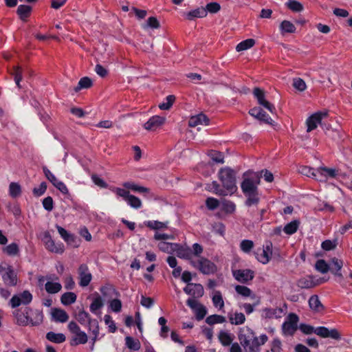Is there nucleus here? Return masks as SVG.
Segmentation results:
<instances>
[{"label": "nucleus", "instance_id": "58", "mask_svg": "<svg viewBox=\"0 0 352 352\" xmlns=\"http://www.w3.org/2000/svg\"><path fill=\"white\" fill-rule=\"evenodd\" d=\"M212 302L215 307H219L221 309L224 307V301L221 293L219 291H217L212 297Z\"/></svg>", "mask_w": 352, "mask_h": 352}, {"label": "nucleus", "instance_id": "52", "mask_svg": "<svg viewBox=\"0 0 352 352\" xmlns=\"http://www.w3.org/2000/svg\"><path fill=\"white\" fill-rule=\"evenodd\" d=\"M189 285L193 287L192 296L194 299L195 298H201L204 296V289L202 285L199 283H189Z\"/></svg>", "mask_w": 352, "mask_h": 352}, {"label": "nucleus", "instance_id": "29", "mask_svg": "<svg viewBox=\"0 0 352 352\" xmlns=\"http://www.w3.org/2000/svg\"><path fill=\"white\" fill-rule=\"evenodd\" d=\"M186 19L190 21H192L195 18H204L206 16V9L204 7H201L193 10H190L186 13Z\"/></svg>", "mask_w": 352, "mask_h": 352}, {"label": "nucleus", "instance_id": "50", "mask_svg": "<svg viewBox=\"0 0 352 352\" xmlns=\"http://www.w3.org/2000/svg\"><path fill=\"white\" fill-rule=\"evenodd\" d=\"M175 243H168L166 241H160L157 247L159 250L163 252H166L168 254H173L174 253V248L173 245Z\"/></svg>", "mask_w": 352, "mask_h": 352}, {"label": "nucleus", "instance_id": "37", "mask_svg": "<svg viewBox=\"0 0 352 352\" xmlns=\"http://www.w3.org/2000/svg\"><path fill=\"white\" fill-rule=\"evenodd\" d=\"M45 289L48 294H56L62 289V285L59 283L47 281L45 285Z\"/></svg>", "mask_w": 352, "mask_h": 352}, {"label": "nucleus", "instance_id": "25", "mask_svg": "<svg viewBox=\"0 0 352 352\" xmlns=\"http://www.w3.org/2000/svg\"><path fill=\"white\" fill-rule=\"evenodd\" d=\"M332 267L330 268L331 272L336 276L342 277L341 269L343 266V261L336 257L331 259Z\"/></svg>", "mask_w": 352, "mask_h": 352}, {"label": "nucleus", "instance_id": "27", "mask_svg": "<svg viewBox=\"0 0 352 352\" xmlns=\"http://www.w3.org/2000/svg\"><path fill=\"white\" fill-rule=\"evenodd\" d=\"M32 8L28 5H20L18 6L16 13L21 20L25 21L30 16Z\"/></svg>", "mask_w": 352, "mask_h": 352}, {"label": "nucleus", "instance_id": "23", "mask_svg": "<svg viewBox=\"0 0 352 352\" xmlns=\"http://www.w3.org/2000/svg\"><path fill=\"white\" fill-rule=\"evenodd\" d=\"M122 186L127 190H131L140 194L148 193L150 192V189L148 188L138 186V184L131 182H126L123 183Z\"/></svg>", "mask_w": 352, "mask_h": 352}, {"label": "nucleus", "instance_id": "47", "mask_svg": "<svg viewBox=\"0 0 352 352\" xmlns=\"http://www.w3.org/2000/svg\"><path fill=\"white\" fill-rule=\"evenodd\" d=\"M21 194V186L16 182H11L9 186V195L12 198H16Z\"/></svg>", "mask_w": 352, "mask_h": 352}, {"label": "nucleus", "instance_id": "48", "mask_svg": "<svg viewBox=\"0 0 352 352\" xmlns=\"http://www.w3.org/2000/svg\"><path fill=\"white\" fill-rule=\"evenodd\" d=\"M126 346L133 351H138L140 349L141 344L138 340H135L131 336H126L125 338Z\"/></svg>", "mask_w": 352, "mask_h": 352}, {"label": "nucleus", "instance_id": "49", "mask_svg": "<svg viewBox=\"0 0 352 352\" xmlns=\"http://www.w3.org/2000/svg\"><path fill=\"white\" fill-rule=\"evenodd\" d=\"M286 5L293 12H300L304 10L303 5L296 0H288Z\"/></svg>", "mask_w": 352, "mask_h": 352}, {"label": "nucleus", "instance_id": "16", "mask_svg": "<svg viewBox=\"0 0 352 352\" xmlns=\"http://www.w3.org/2000/svg\"><path fill=\"white\" fill-rule=\"evenodd\" d=\"M4 283L10 287H14L17 284V275L12 265H7V272L2 274Z\"/></svg>", "mask_w": 352, "mask_h": 352}, {"label": "nucleus", "instance_id": "60", "mask_svg": "<svg viewBox=\"0 0 352 352\" xmlns=\"http://www.w3.org/2000/svg\"><path fill=\"white\" fill-rule=\"evenodd\" d=\"M208 156L214 162L220 164L224 163V156L221 152L212 150L209 152Z\"/></svg>", "mask_w": 352, "mask_h": 352}, {"label": "nucleus", "instance_id": "15", "mask_svg": "<svg viewBox=\"0 0 352 352\" xmlns=\"http://www.w3.org/2000/svg\"><path fill=\"white\" fill-rule=\"evenodd\" d=\"M233 276L239 282L246 283L254 278V272L250 269L236 270L233 271Z\"/></svg>", "mask_w": 352, "mask_h": 352}, {"label": "nucleus", "instance_id": "36", "mask_svg": "<svg viewBox=\"0 0 352 352\" xmlns=\"http://www.w3.org/2000/svg\"><path fill=\"white\" fill-rule=\"evenodd\" d=\"M271 256L270 254L261 248L258 249L255 252L256 258L263 264H267L270 261Z\"/></svg>", "mask_w": 352, "mask_h": 352}, {"label": "nucleus", "instance_id": "3", "mask_svg": "<svg viewBox=\"0 0 352 352\" xmlns=\"http://www.w3.org/2000/svg\"><path fill=\"white\" fill-rule=\"evenodd\" d=\"M299 329L305 335L315 333L322 338H331L339 341L342 339L340 333L336 329H329L324 326L314 327L305 323L300 324Z\"/></svg>", "mask_w": 352, "mask_h": 352}, {"label": "nucleus", "instance_id": "62", "mask_svg": "<svg viewBox=\"0 0 352 352\" xmlns=\"http://www.w3.org/2000/svg\"><path fill=\"white\" fill-rule=\"evenodd\" d=\"M56 229L65 241L70 242L71 241L74 240V236L68 233V232L65 228L60 226H56Z\"/></svg>", "mask_w": 352, "mask_h": 352}, {"label": "nucleus", "instance_id": "51", "mask_svg": "<svg viewBox=\"0 0 352 352\" xmlns=\"http://www.w3.org/2000/svg\"><path fill=\"white\" fill-rule=\"evenodd\" d=\"M175 100V96L173 95H168L165 98V101L159 104V108L161 110H168L173 106Z\"/></svg>", "mask_w": 352, "mask_h": 352}, {"label": "nucleus", "instance_id": "11", "mask_svg": "<svg viewBox=\"0 0 352 352\" xmlns=\"http://www.w3.org/2000/svg\"><path fill=\"white\" fill-rule=\"evenodd\" d=\"M79 285L85 287L89 285L92 280V274L89 272L87 264H80L78 268Z\"/></svg>", "mask_w": 352, "mask_h": 352}, {"label": "nucleus", "instance_id": "44", "mask_svg": "<svg viewBox=\"0 0 352 352\" xmlns=\"http://www.w3.org/2000/svg\"><path fill=\"white\" fill-rule=\"evenodd\" d=\"M300 172L307 177H312L313 178L318 180V173H319V168L315 169L309 166H302L300 167Z\"/></svg>", "mask_w": 352, "mask_h": 352}, {"label": "nucleus", "instance_id": "46", "mask_svg": "<svg viewBox=\"0 0 352 352\" xmlns=\"http://www.w3.org/2000/svg\"><path fill=\"white\" fill-rule=\"evenodd\" d=\"M226 322V318L223 316L218 314H213L209 316L206 319V322L209 325H213L215 324H221Z\"/></svg>", "mask_w": 352, "mask_h": 352}, {"label": "nucleus", "instance_id": "5", "mask_svg": "<svg viewBox=\"0 0 352 352\" xmlns=\"http://www.w3.org/2000/svg\"><path fill=\"white\" fill-rule=\"evenodd\" d=\"M190 265L203 274H213L217 270L216 265L205 257H199L197 260H191Z\"/></svg>", "mask_w": 352, "mask_h": 352}, {"label": "nucleus", "instance_id": "28", "mask_svg": "<svg viewBox=\"0 0 352 352\" xmlns=\"http://www.w3.org/2000/svg\"><path fill=\"white\" fill-rule=\"evenodd\" d=\"M46 339L50 342L55 344H60L65 341L66 337L62 333H54L53 331H49L46 333Z\"/></svg>", "mask_w": 352, "mask_h": 352}, {"label": "nucleus", "instance_id": "4", "mask_svg": "<svg viewBox=\"0 0 352 352\" xmlns=\"http://www.w3.org/2000/svg\"><path fill=\"white\" fill-rule=\"evenodd\" d=\"M218 177L223 188L228 192L232 194L237 190L236 185V173L230 167L221 168L218 172Z\"/></svg>", "mask_w": 352, "mask_h": 352}, {"label": "nucleus", "instance_id": "26", "mask_svg": "<svg viewBox=\"0 0 352 352\" xmlns=\"http://www.w3.org/2000/svg\"><path fill=\"white\" fill-rule=\"evenodd\" d=\"M52 316L56 322H65L69 319V316L67 312L65 310L58 308L53 309Z\"/></svg>", "mask_w": 352, "mask_h": 352}, {"label": "nucleus", "instance_id": "9", "mask_svg": "<svg viewBox=\"0 0 352 352\" xmlns=\"http://www.w3.org/2000/svg\"><path fill=\"white\" fill-rule=\"evenodd\" d=\"M32 294L29 291L25 290L14 295L10 300V305L12 308H16L21 305H28L32 302Z\"/></svg>", "mask_w": 352, "mask_h": 352}, {"label": "nucleus", "instance_id": "34", "mask_svg": "<svg viewBox=\"0 0 352 352\" xmlns=\"http://www.w3.org/2000/svg\"><path fill=\"white\" fill-rule=\"evenodd\" d=\"M100 291L104 297H108L112 295H115L118 297L120 295V292L113 285H110L102 286Z\"/></svg>", "mask_w": 352, "mask_h": 352}, {"label": "nucleus", "instance_id": "56", "mask_svg": "<svg viewBox=\"0 0 352 352\" xmlns=\"http://www.w3.org/2000/svg\"><path fill=\"white\" fill-rule=\"evenodd\" d=\"M298 287L302 289H309L314 286V283L309 278L303 277L300 278L296 283Z\"/></svg>", "mask_w": 352, "mask_h": 352}, {"label": "nucleus", "instance_id": "35", "mask_svg": "<svg viewBox=\"0 0 352 352\" xmlns=\"http://www.w3.org/2000/svg\"><path fill=\"white\" fill-rule=\"evenodd\" d=\"M295 25L287 20H284L280 24V31L282 34L285 33H294L296 32Z\"/></svg>", "mask_w": 352, "mask_h": 352}, {"label": "nucleus", "instance_id": "6", "mask_svg": "<svg viewBox=\"0 0 352 352\" xmlns=\"http://www.w3.org/2000/svg\"><path fill=\"white\" fill-rule=\"evenodd\" d=\"M112 191L116 193V195L122 197L131 208L135 209L142 208V201L138 197L131 195L129 190L121 188H113Z\"/></svg>", "mask_w": 352, "mask_h": 352}, {"label": "nucleus", "instance_id": "40", "mask_svg": "<svg viewBox=\"0 0 352 352\" xmlns=\"http://www.w3.org/2000/svg\"><path fill=\"white\" fill-rule=\"evenodd\" d=\"M97 296L94 298L90 305L89 309L93 314H96L97 311L104 306V302L102 298L96 294Z\"/></svg>", "mask_w": 352, "mask_h": 352}, {"label": "nucleus", "instance_id": "32", "mask_svg": "<svg viewBox=\"0 0 352 352\" xmlns=\"http://www.w3.org/2000/svg\"><path fill=\"white\" fill-rule=\"evenodd\" d=\"M76 294L74 292H67L64 293L60 298V302L65 306L74 303L76 300Z\"/></svg>", "mask_w": 352, "mask_h": 352}, {"label": "nucleus", "instance_id": "10", "mask_svg": "<svg viewBox=\"0 0 352 352\" xmlns=\"http://www.w3.org/2000/svg\"><path fill=\"white\" fill-rule=\"evenodd\" d=\"M32 311V309L30 307H25L14 310L12 314L16 320V324L22 327L29 325L30 313Z\"/></svg>", "mask_w": 352, "mask_h": 352}, {"label": "nucleus", "instance_id": "64", "mask_svg": "<svg viewBox=\"0 0 352 352\" xmlns=\"http://www.w3.org/2000/svg\"><path fill=\"white\" fill-rule=\"evenodd\" d=\"M253 248L254 243L251 240L244 239L240 243V248L245 253H249Z\"/></svg>", "mask_w": 352, "mask_h": 352}, {"label": "nucleus", "instance_id": "8", "mask_svg": "<svg viewBox=\"0 0 352 352\" xmlns=\"http://www.w3.org/2000/svg\"><path fill=\"white\" fill-rule=\"evenodd\" d=\"M42 241L44 242L45 248L51 252L61 254L65 251L64 244L60 241L55 243L48 231L43 233Z\"/></svg>", "mask_w": 352, "mask_h": 352}, {"label": "nucleus", "instance_id": "38", "mask_svg": "<svg viewBox=\"0 0 352 352\" xmlns=\"http://www.w3.org/2000/svg\"><path fill=\"white\" fill-rule=\"evenodd\" d=\"M299 225L300 221L298 220H294L285 226L283 231L287 234L292 235L297 232Z\"/></svg>", "mask_w": 352, "mask_h": 352}, {"label": "nucleus", "instance_id": "19", "mask_svg": "<svg viewBox=\"0 0 352 352\" xmlns=\"http://www.w3.org/2000/svg\"><path fill=\"white\" fill-rule=\"evenodd\" d=\"M250 116L265 123L270 124L272 121L271 117L261 107H256L249 111Z\"/></svg>", "mask_w": 352, "mask_h": 352}, {"label": "nucleus", "instance_id": "30", "mask_svg": "<svg viewBox=\"0 0 352 352\" xmlns=\"http://www.w3.org/2000/svg\"><path fill=\"white\" fill-rule=\"evenodd\" d=\"M229 321L232 324H242L245 321V316L241 312H235L234 314H228Z\"/></svg>", "mask_w": 352, "mask_h": 352}, {"label": "nucleus", "instance_id": "7", "mask_svg": "<svg viewBox=\"0 0 352 352\" xmlns=\"http://www.w3.org/2000/svg\"><path fill=\"white\" fill-rule=\"evenodd\" d=\"M299 317L294 313H290L287 316L285 322L282 324V331L284 336H292L298 329V322Z\"/></svg>", "mask_w": 352, "mask_h": 352}, {"label": "nucleus", "instance_id": "53", "mask_svg": "<svg viewBox=\"0 0 352 352\" xmlns=\"http://www.w3.org/2000/svg\"><path fill=\"white\" fill-rule=\"evenodd\" d=\"M315 268L318 272L322 274H326L330 270L329 265L323 259H319L316 261Z\"/></svg>", "mask_w": 352, "mask_h": 352}, {"label": "nucleus", "instance_id": "31", "mask_svg": "<svg viewBox=\"0 0 352 352\" xmlns=\"http://www.w3.org/2000/svg\"><path fill=\"white\" fill-rule=\"evenodd\" d=\"M93 85L91 79L87 76L82 77L80 79L76 87L74 88L75 92H78L81 89H89Z\"/></svg>", "mask_w": 352, "mask_h": 352}, {"label": "nucleus", "instance_id": "39", "mask_svg": "<svg viewBox=\"0 0 352 352\" xmlns=\"http://www.w3.org/2000/svg\"><path fill=\"white\" fill-rule=\"evenodd\" d=\"M218 338L221 344L224 346H230L233 340L230 333L223 331L219 332Z\"/></svg>", "mask_w": 352, "mask_h": 352}, {"label": "nucleus", "instance_id": "54", "mask_svg": "<svg viewBox=\"0 0 352 352\" xmlns=\"http://www.w3.org/2000/svg\"><path fill=\"white\" fill-rule=\"evenodd\" d=\"M144 225L152 229V230H160L162 228H166L167 225L166 223L158 221H146Z\"/></svg>", "mask_w": 352, "mask_h": 352}, {"label": "nucleus", "instance_id": "57", "mask_svg": "<svg viewBox=\"0 0 352 352\" xmlns=\"http://www.w3.org/2000/svg\"><path fill=\"white\" fill-rule=\"evenodd\" d=\"M208 188L210 191H212L214 193L218 195L225 196L227 195L225 190L221 188L220 185L217 182H212L208 186Z\"/></svg>", "mask_w": 352, "mask_h": 352}, {"label": "nucleus", "instance_id": "13", "mask_svg": "<svg viewBox=\"0 0 352 352\" xmlns=\"http://www.w3.org/2000/svg\"><path fill=\"white\" fill-rule=\"evenodd\" d=\"M253 94L261 106L265 107L272 113H274L276 111V108L272 104L265 100V92L263 89L259 87H255L253 90Z\"/></svg>", "mask_w": 352, "mask_h": 352}, {"label": "nucleus", "instance_id": "24", "mask_svg": "<svg viewBox=\"0 0 352 352\" xmlns=\"http://www.w3.org/2000/svg\"><path fill=\"white\" fill-rule=\"evenodd\" d=\"M30 324L31 326H38L40 325L43 320V311L39 309L33 310L30 313Z\"/></svg>", "mask_w": 352, "mask_h": 352}, {"label": "nucleus", "instance_id": "17", "mask_svg": "<svg viewBox=\"0 0 352 352\" xmlns=\"http://www.w3.org/2000/svg\"><path fill=\"white\" fill-rule=\"evenodd\" d=\"M323 116L324 114L318 111L312 114L307 119L306 124L307 126V131L308 133L318 127V125L320 124L322 121Z\"/></svg>", "mask_w": 352, "mask_h": 352}, {"label": "nucleus", "instance_id": "18", "mask_svg": "<svg viewBox=\"0 0 352 352\" xmlns=\"http://www.w3.org/2000/svg\"><path fill=\"white\" fill-rule=\"evenodd\" d=\"M166 118L160 116H153L144 124V128L148 131H155L163 124Z\"/></svg>", "mask_w": 352, "mask_h": 352}, {"label": "nucleus", "instance_id": "14", "mask_svg": "<svg viewBox=\"0 0 352 352\" xmlns=\"http://www.w3.org/2000/svg\"><path fill=\"white\" fill-rule=\"evenodd\" d=\"M173 248L174 253L176 254L177 257L188 260L190 262L191 261V260H194L192 258V249L189 246L183 245L180 243H175V245H173Z\"/></svg>", "mask_w": 352, "mask_h": 352}, {"label": "nucleus", "instance_id": "41", "mask_svg": "<svg viewBox=\"0 0 352 352\" xmlns=\"http://www.w3.org/2000/svg\"><path fill=\"white\" fill-rule=\"evenodd\" d=\"M76 318L82 325H88L93 320L91 318L90 315L84 310L80 311L76 315Z\"/></svg>", "mask_w": 352, "mask_h": 352}, {"label": "nucleus", "instance_id": "59", "mask_svg": "<svg viewBox=\"0 0 352 352\" xmlns=\"http://www.w3.org/2000/svg\"><path fill=\"white\" fill-rule=\"evenodd\" d=\"M236 206L234 202L228 200H224L221 204V210L226 213L231 214L234 212Z\"/></svg>", "mask_w": 352, "mask_h": 352}, {"label": "nucleus", "instance_id": "55", "mask_svg": "<svg viewBox=\"0 0 352 352\" xmlns=\"http://www.w3.org/2000/svg\"><path fill=\"white\" fill-rule=\"evenodd\" d=\"M12 74L14 76L15 83L18 88L21 89V81L22 80V68L19 66L13 67V72Z\"/></svg>", "mask_w": 352, "mask_h": 352}, {"label": "nucleus", "instance_id": "20", "mask_svg": "<svg viewBox=\"0 0 352 352\" xmlns=\"http://www.w3.org/2000/svg\"><path fill=\"white\" fill-rule=\"evenodd\" d=\"M338 171L335 168H327L325 166L319 167L318 173V181L325 182L328 178H336Z\"/></svg>", "mask_w": 352, "mask_h": 352}, {"label": "nucleus", "instance_id": "45", "mask_svg": "<svg viewBox=\"0 0 352 352\" xmlns=\"http://www.w3.org/2000/svg\"><path fill=\"white\" fill-rule=\"evenodd\" d=\"M19 251V247L16 243H12L3 248V252L10 256H17Z\"/></svg>", "mask_w": 352, "mask_h": 352}, {"label": "nucleus", "instance_id": "1", "mask_svg": "<svg viewBox=\"0 0 352 352\" xmlns=\"http://www.w3.org/2000/svg\"><path fill=\"white\" fill-rule=\"evenodd\" d=\"M238 338L245 352H259L260 346L268 340L265 334H262L259 338L254 336V331L250 329L247 330L246 333L240 332Z\"/></svg>", "mask_w": 352, "mask_h": 352}, {"label": "nucleus", "instance_id": "22", "mask_svg": "<svg viewBox=\"0 0 352 352\" xmlns=\"http://www.w3.org/2000/svg\"><path fill=\"white\" fill-rule=\"evenodd\" d=\"M283 309L281 308H264L262 310L261 317L265 319L281 318Z\"/></svg>", "mask_w": 352, "mask_h": 352}, {"label": "nucleus", "instance_id": "33", "mask_svg": "<svg viewBox=\"0 0 352 352\" xmlns=\"http://www.w3.org/2000/svg\"><path fill=\"white\" fill-rule=\"evenodd\" d=\"M309 307L315 311H320L324 309L318 296L317 295H312L309 299Z\"/></svg>", "mask_w": 352, "mask_h": 352}, {"label": "nucleus", "instance_id": "63", "mask_svg": "<svg viewBox=\"0 0 352 352\" xmlns=\"http://www.w3.org/2000/svg\"><path fill=\"white\" fill-rule=\"evenodd\" d=\"M204 8L206 9V14L208 12L210 14H215L221 10V6L217 2H210L207 3Z\"/></svg>", "mask_w": 352, "mask_h": 352}, {"label": "nucleus", "instance_id": "21", "mask_svg": "<svg viewBox=\"0 0 352 352\" xmlns=\"http://www.w3.org/2000/svg\"><path fill=\"white\" fill-rule=\"evenodd\" d=\"M210 120L207 116L201 113L196 116H191L188 120V125L190 127H195L199 124L208 125Z\"/></svg>", "mask_w": 352, "mask_h": 352}, {"label": "nucleus", "instance_id": "2", "mask_svg": "<svg viewBox=\"0 0 352 352\" xmlns=\"http://www.w3.org/2000/svg\"><path fill=\"white\" fill-rule=\"evenodd\" d=\"M259 179L254 181L251 178H245L241 184V188L243 193L246 197L245 205L247 207L257 205L260 201L258 184Z\"/></svg>", "mask_w": 352, "mask_h": 352}, {"label": "nucleus", "instance_id": "43", "mask_svg": "<svg viewBox=\"0 0 352 352\" xmlns=\"http://www.w3.org/2000/svg\"><path fill=\"white\" fill-rule=\"evenodd\" d=\"M87 336L84 331H80L78 333L76 334V337L74 338L71 340V345L72 346H76L78 344H83L87 343Z\"/></svg>", "mask_w": 352, "mask_h": 352}, {"label": "nucleus", "instance_id": "12", "mask_svg": "<svg viewBox=\"0 0 352 352\" xmlns=\"http://www.w3.org/2000/svg\"><path fill=\"white\" fill-rule=\"evenodd\" d=\"M186 305L195 311L197 320L200 321L205 318L207 309L204 305L199 303L197 300L188 298L186 300Z\"/></svg>", "mask_w": 352, "mask_h": 352}, {"label": "nucleus", "instance_id": "42", "mask_svg": "<svg viewBox=\"0 0 352 352\" xmlns=\"http://www.w3.org/2000/svg\"><path fill=\"white\" fill-rule=\"evenodd\" d=\"M255 44V41L253 38H248L240 42L236 47V50L237 52H241L244 50H247L252 47H253Z\"/></svg>", "mask_w": 352, "mask_h": 352}, {"label": "nucleus", "instance_id": "61", "mask_svg": "<svg viewBox=\"0 0 352 352\" xmlns=\"http://www.w3.org/2000/svg\"><path fill=\"white\" fill-rule=\"evenodd\" d=\"M87 326L94 336V341H96L99 335V326L97 320L93 319Z\"/></svg>", "mask_w": 352, "mask_h": 352}]
</instances>
